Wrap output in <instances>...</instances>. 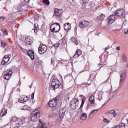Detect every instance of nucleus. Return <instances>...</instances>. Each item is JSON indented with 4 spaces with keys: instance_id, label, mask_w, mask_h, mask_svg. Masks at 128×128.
<instances>
[{
    "instance_id": "nucleus-1",
    "label": "nucleus",
    "mask_w": 128,
    "mask_h": 128,
    "mask_svg": "<svg viewBox=\"0 0 128 128\" xmlns=\"http://www.w3.org/2000/svg\"><path fill=\"white\" fill-rule=\"evenodd\" d=\"M10 120L12 122H14L16 124V126H22V124L28 122V118L20 119L16 116H12L10 118Z\"/></svg>"
},
{
    "instance_id": "nucleus-2",
    "label": "nucleus",
    "mask_w": 128,
    "mask_h": 128,
    "mask_svg": "<svg viewBox=\"0 0 128 128\" xmlns=\"http://www.w3.org/2000/svg\"><path fill=\"white\" fill-rule=\"evenodd\" d=\"M40 110L38 109H36L32 111L31 113L30 120L32 122H36L38 120V118H40Z\"/></svg>"
},
{
    "instance_id": "nucleus-3",
    "label": "nucleus",
    "mask_w": 128,
    "mask_h": 128,
    "mask_svg": "<svg viewBox=\"0 0 128 128\" xmlns=\"http://www.w3.org/2000/svg\"><path fill=\"white\" fill-rule=\"evenodd\" d=\"M79 101L78 98H73L70 102V106L72 110H76L78 106Z\"/></svg>"
},
{
    "instance_id": "nucleus-4",
    "label": "nucleus",
    "mask_w": 128,
    "mask_h": 128,
    "mask_svg": "<svg viewBox=\"0 0 128 128\" xmlns=\"http://www.w3.org/2000/svg\"><path fill=\"white\" fill-rule=\"evenodd\" d=\"M50 30L52 32H58L60 30V25L58 22L54 23L50 26Z\"/></svg>"
},
{
    "instance_id": "nucleus-5",
    "label": "nucleus",
    "mask_w": 128,
    "mask_h": 128,
    "mask_svg": "<svg viewBox=\"0 0 128 128\" xmlns=\"http://www.w3.org/2000/svg\"><path fill=\"white\" fill-rule=\"evenodd\" d=\"M60 80H58L54 79L51 83V90H55L56 88H60Z\"/></svg>"
},
{
    "instance_id": "nucleus-6",
    "label": "nucleus",
    "mask_w": 128,
    "mask_h": 128,
    "mask_svg": "<svg viewBox=\"0 0 128 128\" xmlns=\"http://www.w3.org/2000/svg\"><path fill=\"white\" fill-rule=\"evenodd\" d=\"M4 80H10V78H12V71L10 70H6L4 72Z\"/></svg>"
},
{
    "instance_id": "nucleus-7",
    "label": "nucleus",
    "mask_w": 128,
    "mask_h": 128,
    "mask_svg": "<svg viewBox=\"0 0 128 128\" xmlns=\"http://www.w3.org/2000/svg\"><path fill=\"white\" fill-rule=\"evenodd\" d=\"M126 70H123L120 72V84H122L126 80Z\"/></svg>"
},
{
    "instance_id": "nucleus-8",
    "label": "nucleus",
    "mask_w": 128,
    "mask_h": 128,
    "mask_svg": "<svg viewBox=\"0 0 128 128\" xmlns=\"http://www.w3.org/2000/svg\"><path fill=\"white\" fill-rule=\"evenodd\" d=\"M46 50H48L46 46V45L41 44L38 47V51L40 54H44L46 52Z\"/></svg>"
},
{
    "instance_id": "nucleus-9",
    "label": "nucleus",
    "mask_w": 128,
    "mask_h": 128,
    "mask_svg": "<svg viewBox=\"0 0 128 128\" xmlns=\"http://www.w3.org/2000/svg\"><path fill=\"white\" fill-rule=\"evenodd\" d=\"M90 26V22H88L86 20H84V22L80 21L79 22L78 26H79V28H86V26Z\"/></svg>"
},
{
    "instance_id": "nucleus-10",
    "label": "nucleus",
    "mask_w": 128,
    "mask_h": 128,
    "mask_svg": "<svg viewBox=\"0 0 128 128\" xmlns=\"http://www.w3.org/2000/svg\"><path fill=\"white\" fill-rule=\"evenodd\" d=\"M66 108H62L60 110L59 116L61 118H64V115L66 114Z\"/></svg>"
},
{
    "instance_id": "nucleus-11",
    "label": "nucleus",
    "mask_w": 128,
    "mask_h": 128,
    "mask_svg": "<svg viewBox=\"0 0 128 128\" xmlns=\"http://www.w3.org/2000/svg\"><path fill=\"white\" fill-rule=\"evenodd\" d=\"M58 104V98L52 100L48 102V106L50 108H54Z\"/></svg>"
},
{
    "instance_id": "nucleus-12",
    "label": "nucleus",
    "mask_w": 128,
    "mask_h": 128,
    "mask_svg": "<svg viewBox=\"0 0 128 128\" xmlns=\"http://www.w3.org/2000/svg\"><path fill=\"white\" fill-rule=\"evenodd\" d=\"M11 56L10 54L5 55L4 56L3 60L2 62V64H8L10 61V58H11Z\"/></svg>"
},
{
    "instance_id": "nucleus-13",
    "label": "nucleus",
    "mask_w": 128,
    "mask_h": 128,
    "mask_svg": "<svg viewBox=\"0 0 128 128\" xmlns=\"http://www.w3.org/2000/svg\"><path fill=\"white\" fill-rule=\"evenodd\" d=\"M62 14V9L55 8L53 16H60Z\"/></svg>"
},
{
    "instance_id": "nucleus-14",
    "label": "nucleus",
    "mask_w": 128,
    "mask_h": 128,
    "mask_svg": "<svg viewBox=\"0 0 128 128\" xmlns=\"http://www.w3.org/2000/svg\"><path fill=\"white\" fill-rule=\"evenodd\" d=\"M28 100V97L25 96H20V98L18 100V102H20L21 104H24V102H26Z\"/></svg>"
},
{
    "instance_id": "nucleus-15",
    "label": "nucleus",
    "mask_w": 128,
    "mask_h": 128,
    "mask_svg": "<svg viewBox=\"0 0 128 128\" xmlns=\"http://www.w3.org/2000/svg\"><path fill=\"white\" fill-rule=\"evenodd\" d=\"M124 14V10L121 9L118 10L114 14V16H122Z\"/></svg>"
},
{
    "instance_id": "nucleus-16",
    "label": "nucleus",
    "mask_w": 128,
    "mask_h": 128,
    "mask_svg": "<svg viewBox=\"0 0 128 128\" xmlns=\"http://www.w3.org/2000/svg\"><path fill=\"white\" fill-rule=\"evenodd\" d=\"M109 24H112L116 20V16L114 14L110 15L108 18Z\"/></svg>"
},
{
    "instance_id": "nucleus-17",
    "label": "nucleus",
    "mask_w": 128,
    "mask_h": 128,
    "mask_svg": "<svg viewBox=\"0 0 128 128\" xmlns=\"http://www.w3.org/2000/svg\"><path fill=\"white\" fill-rule=\"evenodd\" d=\"M28 54L31 60H33L34 59V52L32 50H28Z\"/></svg>"
},
{
    "instance_id": "nucleus-18",
    "label": "nucleus",
    "mask_w": 128,
    "mask_h": 128,
    "mask_svg": "<svg viewBox=\"0 0 128 128\" xmlns=\"http://www.w3.org/2000/svg\"><path fill=\"white\" fill-rule=\"evenodd\" d=\"M25 42L27 44H32V38L30 36H27L25 39Z\"/></svg>"
},
{
    "instance_id": "nucleus-19",
    "label": "nucleus",
    "mask_w": 128,
    "mask_h": 128,
    "mask_svg": "<svg viewBox=\"0 0 128 128\" xmlns=\"http://www.w3.org/2000/svg\"><path fill=\"white\" fill-rule=\"evenodd\" d=\"M86 118H88V114L86 112L82 113L80 116V120H86Z\"/></svg>"
},
{
    "instance_id": "nucleus-20",
    "label": "nucleus",
    "mask_w": 128,
    "mask_h": 128,
    "mask_svg": "<svg viewBox=\"0 0 128 128\" xmlns=\"http://www.w3.org/2000/svg\"><path fill=\"white\" fill-rule=\"evenodd\" d=\"M64 30H70L72 28V26H70V23H66L64 25Z\"/></svg>"
},
{
    "instance_id": "nucleus-21",
    "label": "nucleus",
    "mask_w": 128,
    "mask_h": 128,
    "mask_svg": "<svg viewBox=\"0 0 128 128\" xmlns=\"http://www.w3.org/2000/svg\"><path fill=\"white\" fill-rule=\"evenodd\" d=\"M82 54V51L80 50H78L76 52L75 54L73 56L74 58H78Z\"/></svg>"
},
{
    "instance_id": "nucleus-22",
    "label": "nucleus",
    "mask_w": 128,
    "mask_h": 128,
    "mask_svg": "<svg viewBox=\"0 0 128 128\" xmlns=\"http://www.w3.org/2000/svg\"><path fill=\"white\" fill-rule=\"evenodd\" d=\"M6 114H8V110L3 108L0 114V116H4L6 115Z\"/></svg>"
},
{
    "instance_id": "nucleus-23",
    "label": "nucleus",
    "mask_w": 128,
    "mask_h": 128,
    "mask_svg": "<svg viewBox=\"0 0 128 128\" xmlns=\"http://www.w3.org/2000/svg\"><path fill=\"white\" fill-rule=\"evenodd\" d=\"M88 100L90 104H94V95L90 96Z\"/></svg>"
},
{
    "instance_id": "nucleus-24",
    "label": "nucleus",
    "mask_w": 128,
    "mask_h": 128,
    "mask_svg": "<svg viewBox=\"0 0 128 128\" xmlns=\"http://www.w3.org/2000/svg\"><path fill=\"white\" fill-rule=\"evenodd\" d=\"M99 109H96L91 111L90 113V116H96L98 112Z\"/></svg>"
},
{
    "instance_id": "nucleus-25",
    "label": "nucleus",
    "mask_w": 128,
    "mask_h": 128,
    "mask_svg": "<svg viewBox=\"0 0 128 128\" xmlns=\"http://www.w3.org/2000/svg\"><path fill=\"white\" fill-rule=\"evenodd\" d=\"M72 41L76 44V46H78V39L76 38V37H72Z\"/></svg>"
},
{
    "instance_id": "nucleus-26",
    "label": "nucleus",
    "mask_w": 128,
    "mask_h": 128,
    "mask_svg": "<svg viewBox=\"0 0 128 128\" xmlns=\"http://www.w3.org/2000/svg\"><path fill=\"white\" fill-rule=\"evenodd\" d=\"M62 118H61L60 117V118H58L56 120V124H60V122H62Z\"/></svg>"
},
{
    "instance_id": "nucleus-27",
    "label": "nucleus",
    "mask_w": 128,
    "mask_h": 128,
    "mask_svg": "<svg viewBox=\"0 0 128 128\" xmlns=\"http://www.w3.org/2000/svg\"><path fill=\"white\" fill-rule=\"evenodd\" d=\"M80 2L82 4H84L88 2V0H80Z\"/></svg>"
},
{
    "instance_id": "nucleus-28",
    "label": "nucleus",
    "mask_w": 128,
    "mask_h": 128,
    "mask_svg": "<svg viewBox=\"0 0 128 128\" xmlns=\"http://www.w3.org/2000/svg\"><path fill=\"white\" fill-rule=\"evenodd\" d=\"M86 102V100L84 99H82V104L80 106V110H82V106H84V102Z\"/></svg>"
},
{
    "instance_id": "nucleus-29",
    "label": "nucleus",
    "mask_w": 128,
    "mask_h": 128,
    "mask_svg": "<svg viewBox=\"0 0 128 128\" xmlns=\"http://www.w3.org/2000/svg\"><path fill=\"white\" fill-rule=\"evenodd\" d=\"M22 110H30V106H28V105H24L23 107Z\"/></svg>"
},
{
    "instance_id": "nucleus-30",
    "label": "nucleus",
    "mask_w": 128,
    "mask_h": 128,
    "mask_svg": "<svg viewBox=\"0 0 128 128\" xmlns=\"http://www.w3.org/2000/svg\"><path fill=\"white\" fill-rule=\"evenodd\" d=\"M38 26H36V24H34V32H35V34H36V32H38Z\"/></svg>"
},
{
    "instance_id": "nucleus-31",
    "label": "nucleus",
    "mask_w": 128,
    "mask_h": 128,
    "mask_svg": "<svg viewBox=\"0 0 128 128\" xmlns=\"http://www.w3.org/2000/svg\"><path fill=\"white\" fill-rule=\"evenodd\" d=\"M43 2L46 6H49L50 4V0H43Z\"/></svg>"
},
{
    "instance_id": "nucleus-32",
    "label": "nucleus",
    "mask_w": 128,
    "mask_h": 128,
    "mask_svg": "<svg viewBox=\"0 0 128 128\" xmlns=\"http://www.w3.org/2000/svg\"><path fill=\"white\" fill-rule=\"evenodd\" d=\"M122 58L123 62H126V55H123Z\"/></svg>"
},
{
    "instance_id": "nucleus-33",
    "label": "nucleus",
    "mask_w": 128,
    "mask_h": 128,
    "mask_svg": "<svg viewBox=\"0 0 128 128\" xmlns=\"http://www.w3.org/2000/svg\"><path fill=\"white\" fill-rule=\"evenodd\" d=\"M100 18L101 20H103L104 18V14H102L100 16Z\"/></svg>"
},
{
    "instance_id": "nucleus-34",
    "label": "nucleus",
    "mask_w": 128,
    "mask_h": 128,
    "mask_svg": "<svg viewBox=\"0 0 128 128\" xmlns=\"http://www.w3.org/2000/svg\"><path fill=\"white\" fill-rule=\"evenodd\" d=\"M114 112H116L114 110H110L108 112V114H114Z\"/></svg>"
},
{
    "instance_id": "nucleus-35",
    "label": "nucleus",
    "mask_w": 128,
    "mask_h": 128,
    "mask_svg": "<svg viewBox=\"0 0 128 128\" xmlns=\"http://www.w3.org/2000/svg\"><path fill=\"white\" fill-rule=\"evenodd\" d=\"M2 35L3 36H8V32H6V30H4L2 31Z\"/></svg>"
},
{
    "instance_id": "nucleus-36",
    "label": "nucleus",
    "mask_w": 128,
    "mask_h": 128,
    "mask_svg": "<svg viewBox=\"0 0 128 128\" xmlns=\"http://www.w3.org/2000/svg\"><path fill=\"white\" fill-rule=\"evenodd\" d=\"M41 128H48V127L46 126V124L44 123H42L41 126Z\"/></svg>"
},
{
    "instance_id": "nucleus-37",
    "label": "nucleus",
    "mask_w": 128,
    "mask_h": 128,
    "mask_svg": "<svg viewBox=\"0 0 128 128\" xmlns=\"http://www.w3.org/2000/svg\"><path fill=\"white\" fill-rule=\"evenodd\" d=\"M103 121L104 122H106L107 124L110 123V120H108L106 118H104L103 120Z\"/></svg>"
},
{
    "instance_id": "nucleus-38",
    "label": "nucleus",
    "mask_w": 128,
    "mask_h": 128,
    "mask_svg": "<svg viewBox=\"0 0 128 128\" xmlns=\"http://www.w3.org/2000/svg\"><path fill=\"white\" fill-rule=\"evenodd\" d=\"M56 60H52V58L51 59V64H52V66H54V62H55Z\"/></svg>"
},
{
    "instance_id": "nucleus-39",
    "label": "nucleus",
    "mask_w": 128,
    "mask_h": 128,
    "mask_svg": "<svg viewBox=\"0 0 128 128\" xmlns=\"http://www.w3.org/2000/svg\"><path fill=\"white\" fill-rule=\"evenodd\" d=\"M34 64H36V66H40V61L38 60H36L34 62Z\"/></svg>"
},
{
    "instance_id": "nucleus-40",
    "label": "nucleus",
    "mask_w": 128,
    "mask_h": 128,
    "mask_svg": "<svg viewBox=\"0 0 128 128\" xmlns=\"http://www.w3.org/2000/svg\"><path fill=\"white\" fill-rule=\"evenodd\" d=\"M31 98L32 100H34V92L32 94Z\"/></svg>"
},
{
    "instance_id": "nucleus-41",
    "label": "nucleus",
    "mask_w": 128,
    "mask_h": 128,
    "mask_svg": "<svg viewBox=\"0 0 128 128\" xmlns=\"http://www.w3.org/2000/svg\"><path fill=\"white\" fill-rule=\"evenodd\" d=\"M98 100H102V96L98 95Z\"/></svg>"
},
{
    "instance_id": "nucleus-42",
    "label": "nucleus",
    "mask_w": 128,
    "mask_h": 128,
    "mask_svg": "<svg viewBox=\"0 0 128 128\" xmlns=\"http://www.w3.org/2000/svg\"><path fill=\"white\" fill-rule=\"evenodd\" d=\"M54 46H55V48H58V46H60V43L54 44Z\"/></svg>"
},
{
    "instance_id": "nucleus-43",
    "label": "nucleus",
    "mask_w": 128,
    "mask_h": 128,
    "mask_svg": "<svg viewBox=\"0 0 128 128\" xmlns=\"http://www.w3.org/2000/svg\"><path fill=\"white\" fill-rule=\"evenodd\" d=\"M6 18L4 17H0V20H4V19Z\"/></svg>"
},
{
    "instance_id": "nucleus-44",
    "label": "nucleus",
    "mask_w": 128,
    "mask_h": 128,
    "mask_svg": "<svg viewBox=\"0 0 128 128\" xmlns=\"http://www.w3.org/2000/svg\"><path fill=\"white\" fill-rule=\"evenodd\" d=\"M1 45L2 48H4V46H6V44L4 43H1Z\"/></svg>"
},
{
    "instance_id": "nucleus-45",
    "label": "nucleus",
    "mask_w": 128,
    "mask_h": 128,
    "mask_svg": "<svg viewBox=\"0 0 128 128\" xmlns=\"http://www.w3.org/2000/svg\"><path fill=\"white\" fill-rule=\"evenodd\" d=\"M116 48L117 50H120V46H117Z\"/></svg>"
},
{
    "instance_id": "nucleus-46",
    "label": "nucleus",
    "mask_w": 128,
    "mask_h": 128,
    "mask_svg": "<svg viewBox=\"0 0 128 128\" xmlns=\"http://www.w3.org/2000/svg\"><path fill=\"white\" fill-rule=\"evenodd\" d=\"M116 116H118V114L116 112H114V114H113V116L114 118H116Z\"/></svg>"
},
{
    "instance_id": "nucleus-47",
    "label": "nucleus",
    "mask_w": 128,
    "mask_h": 128,
    "mask_svg": "<svg viewBox=\"0 0 128 128\" xmlns=\"http://www.w3.org/2000/svg\"><path fill=\"white\" fill-rule=\"evenodd\" d=\"M110 49V46H108L107 47L105 48V50H108Z\"/></svg>"
},
{
    "instance_id": "nucleus-48",
    "label": "nucleus",
    "mask_w": 128,
    "mask_h": 128,
    "mask_svg": "<svg viewBox=\"0 0 128 128\" xmlns=\"http://www.w3.org/2000/svg\"><path fill=\"white\" fill-rule=\"evenodd\" d=\"M84 86H90V84H88V83H84Z\"/></svg>"
},
{
    "instance_id": "nucleus-49",
    "label": "nucleus",
    "mask_w": 128,
    "mask_h": 128,
    "mask_svg": "<svg viewBox=\"0 0 128 128\" xmlns=\"http://www.w3.org/2000/svg\"><path fill=\"white\" fill-rule=\"evenodd\" d=\"M24 2H28L30 0H24Z\"/></svg>"
},
{
    "instance_id": "nucleus-50",
    "label": "nucleus",
    "mask_w": 128,
    "mask_h": 128,
    "mask_svg": "<svg viewBox=\"0 0 128 128\" xmlns=\"http://www.w3.org/2000/svg\"><path fill=\"white\" fill-rule=\"evenodd\" d=\"M24 2H28L30 0H24Z\"/></svg>"
},
{
    "instance_id": "nucleus-51",
    "label": "nucleus",
    "mask_w": 128,
    "mask_h": 128,
    "mask_svg": "<svg viewBox=\"0 0 128 128\" xmlns=\"http://www.w3.org/2000/svg\"><path fill=\"white\" fill-rule=\"evenodd\" d=\"M11 128H18V127H13L12 126H10Z\"/></svg>"
},
{
    "instance_id": "nucleus-52",
    "label": "nucleus",
    "mask_w": 128,
    "mask_h": 128,
    "mask_svg": "<svg viewBox=\"0 0 128 128\" xmlns=\"http://www.w3.org/2000/svg\"><path fill=\"white\" fill-rule=\"evenodd\" d=\"M128 30H127V32H125L124 34H128Z\"/></svg>"
},
{
    "instance_id": "nucleus-53",
    "label": "nucleus",
    "mask_w": 128,
    "mask_h": 128,
    "mask_svg": "<svg viewBox=\"0 0 128 128\" xmlns=\"http://www.w3.org/2000/svg\"><path fill=\"white\" fill-rule=\"evenodd\" d=\"M108 80H110L108 79L106 82H108Z\"/></svg>"
},
{
    "instance_id": "nucleus-54",
    "label": "nucleus",
    "mask_w": 128,
    "mask_h": 128,
    "mask_svg": "<svg viewBox=\"0 0 128 128\" xmlns=\"http://www.w3.org/2000/svg\"><path fill=\"white\" fill-rule=\"evenodd\" d=\"M40 122H42V120H39Z\"/></svg>"
},
{
    "instance_id": "nucleus-55",
    "label": "nucleus",
    "mask_w": 128,
    "mask_h": 128,
    "mask_svg": "<svg viewBox=\"0 0 128 128\" xmlns=\"http://www.w3.org/2000/svg\"><path fill=\"white\" fill-rule=\"evenodd\" d=\"M0 36H2V33L0 32Z\"/></svg>"
},
{
    "instance_id": "nucleus-56",
    "label": "nucleus",
    "mask_w": 128,
    "mask_h": 128,
    "mask_svg": "<svg viewBox=\"0 0 128 128\" xmlns=\"http://www.w3.org/2000/svg\"><path fill=\"white\" fill-rule=\"evenodd\" d=\"M30 88H32V86H30Z\"/></svg>"
},
{
    "instance_id": "nucleus-57",
    "label": "nucleus",
    "mask_w": 128,
    "mask_h": 128,
    "mask_svg": "<svg viewBox=\"0 0 128 128\" xmlns=\"http://www.w3.org/2000/svg\"><path fill=\"white\" fill-rule=\"evenodd\" d=\"M104 106V104L102 105V106Z\"/></svg>"
},
{
    "instance_id": "nucleus-58",
    "label": "nucleus",
    "mask_w": 128,
    "mask_h": 128,
    "mask_svg": "<svg viewBox=\"0 0 128 128\" xmlns=\"http://www.w3.org/2000/svg\"><path fill=\"white\" fill-rule=\"evenodd\" d=\"M128 123V120H127Z\"/></svg>"
},
{
    "instance_id": "nucleus-59",
    "label": "nucleus",
    "mask_w": 128,
    "mask_h": 128,
    "mask_svg": "<svg viewBox=\"0 0 128 128\" xmlns=\"http://www.w3.org/2000/svg\"><path fill=\"white\" fill-rule=\"evenodd\" d=\"M126 66H128V65H126Z\"/></svg>"
}]
</instances>
